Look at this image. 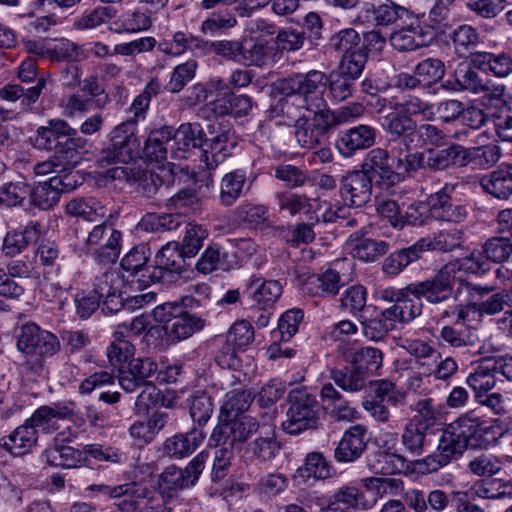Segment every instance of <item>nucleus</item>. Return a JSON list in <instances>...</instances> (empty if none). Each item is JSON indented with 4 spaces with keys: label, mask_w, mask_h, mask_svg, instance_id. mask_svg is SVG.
Masks as SVG:
<instances>
[{
    "label": "nucleus",
    "mask_w": 512,
    "mask_h": 512,
    "mask_svg": "<svg viewBox=\"0 0 512 512\" xmlns=\"http://www.w3.org/2000/svg\"><path fill=\"white\" fill-rule=\"evenodd\" d=\"M148 256L144 246L131 249L121 260V267L126 274L122 277L138 289L159 282V270L147 266Z\"/></svg>",
    "instance_id": "0eeeda50"
},
{
    "label": "nucleus",
    "mask_w": 512,
    "mask_h": 512,
    "mask_svg": "<svg viewBox=\"0 0 512 512\" xmlns=\"http://www.w3.org/2000/svg\"><path fill=\"white\" fill-rule=\"evenodd\" d=\"M448 428L460 438L467 448H484L489 444V440L485 436L490 427L473 412L460 416L451 422Z\"/></svg>",
    "instance_id": "ddd939ff"
},
{
    "label": "nucleus",
    "mask_w": 512,
    "mask_h": 512,
    "mask_svg": "<svg viewBox=\"0 0 512 512\" xmlns=\"http://www.w3.org/2000/svg\"><path fill=\"white\" fill-rule=\"evenodd\" d=\"M506 307L512 308V290L503 289L482 302L472 303V309L479 314L495 315Z\"/></svg>",
    "instance_id": "864d4df0"
},
{
    "label": "nucleus",
    "mask_w": 512,
    "mask_h": 512,
    "mask_svg": "<svg viewBox=\"0 0 512 512\" xmlns=\"http://www.w3.org/2000/svg\"><path fill=\"white\" fill-rule=\"evenodd\" d=\"M366 62V50H357L348 54H343L336 71L349 79L356 81L361 76Z\"/></svg>",
    "instance_id": "680f3d73"
},
{
    "label": "nucleus",
    "mask_w": 512,
    "mask_h": 512,
    "mask_svg": "<svg viewBox=\"0 0 512 512\" xmlns=\"http://www.w3.org/2000/svg\"><path fill=\"white\" fill-rule=\"evenodd\" d=\"M236 17L228 11L211 13L200 26V31L206 35L224 33L236 26Z\"/></svg>",
    "instance_id": "e2e57ef3"
},
{
    "label": "nucleus",
    "mask_w": 512,
    "mask_h": 512,
    "mask_svg": "<svg viewBox=\"0 0 512 512\" xmlns=\"http://www.w3.org/2000/svg\"><path fill=\"white\" fill-rule=\"evenodd\" d=\"M391 45L400 52L413 51L426 45L422 28L416 20L390 35Z\"/></svg>",
    "instance_id": "c9c22d12"
},
{
    "label": "nucleus",
    "mask_w": 512,
    "mask_h": 512,
    "mask_svg": "<svg viewBox=\"0 0 512 512\" xmlns=\"http://www.w3.org/2000/svg\"><path fill=\"white\" fill-rule=\"evenodd\" d=\"M376 130L369 125H358L341 132L336 148L345 157L352 156L357 150L367 149L374 145Z\"/></svg>",
    "instance_id": "6ab92c4d"
},
{
    "label": "nucleus",
    "mask_w": 512,
    "mask_h": 512,
    "mask_svg": "<svg viewBox=\"0 0 512 512\" xmlns=\"http://www.w3.org/2000/svg\"><path fill=\"white\" fill-rule=\"evenodd\" d=\"M327 75L318 70L306 74H296L278 83V90L286 96L298 95L308 111H322L326 108L324 92L327 88Z\"/></svg>",
    "instance_id": "f03ea898"
},
{
    "label": "nucleus",
    "mask_w": 512,
    "mask_h": 512,
    "mask_svg": "<svg viewBox=\"0 0 512 512\" xmlns=\"http://www.w3.org/2000/svg\"><path fill=\"white\" fill-rule=\"evenodd\" d=\"M463 146L452 144L444 149L427 151V169L441 171L452 166L464 167Z\"/></svg>",
    "instance_id": "7c9ffc66"
},
{
    "label": "nucleus",
    "mask_w": 512,
    "mask_h": 512,
    "mask_svg": "<svg viewBox=\"0 0 512 512\" xmlns=\"http://www.w3.org/2000/svg\"><path fill=\"white\" fill-rule=\"evenodd\" d=\"M153 316L156 322L163 325L165 334L172 342L188 339L205 325L204 319L186 311L184 305L177 302L158 305L153 310Z\"/></svg>",
    "instance_id": "7ed1b4c3"
},
{
    "label": "nucleus",
    "mask_w": 512,
    "mask_h": 512,
    "mask_svg": "<svg viewBox=\"0 0 512 512\" xmlns=\"http://www.w3.org/2000/svg\"><path fill=\"white\" fill-rule=\"evenodd\" d=\"M68 180V175H57L48 181L39 182L33 189H30L31 202L43 209H49L58 203L63 192L72 190L74 185Z\"/></svg>",
    "instance_id": "a211bd4d"
},
{
    "label": "nucleus",
    "mask_w": 512,
    "mask_h": 512,
    "mask_svg": "<svg viewBox=\"0 0 512 512\" xmlns=\"http://www.w3.org/2000/svg\"><path fill=\"white\" fill-rule=\"evenodd\" d=\"M483 253L488 260L493 262H503L512 254V242L508 236L500 235L489 238L483 244Z\"/></svg>",
    "instance_id": "0e129e2a"
},
{
    "label": "nucleus",
    "mask_w": 512,
    "mask_h": 512,
    "mask_svg": "<svg viewBox=\"0 0 512 512\" xmlns=\"http://www.w3.org/2000/svg\"><path fill=\"white\" fill-rule=\"evenodd\" d=\"M38 432L26 421L24 424L13 430L8 436L0 439V445L14 456H21L29 453L36 445Z\"/></svg>",
    "instance_id": "a878e982"
},
{
    "label": "nucleus",
    "mask_w": 512,
    "mask_h": 512,
    "mask_svg": "<svg viewBox=\"0 0 512 512\" xmlns=\"http://www.w3.org/2000/svg\"><path fill=\"white\" fill-rule=\"evenodd\" d=\"M368 441V431L364 425L356 424L351 426L343 433L335 448V459L341 463L356 461L366 450Z\"/></svg>",
    "instance_id": "dca6fc26"
},
{
    "label": "nucleus",
    "mask_w": 512,
    "mask_h": 512,
    "mask_svg": "<svg viewBox=\"0 0 512 512\" xmlns=\"http://www.w3.org/2000/svg\"><path fill=\"white\" fill-rule=\"evenodd\" d=\"M66 412L62 409H55L49 406H41L38 408L26 422L35 430L41 429L44 433L56 431L59 426L57 421L64 419Z\"/></svg>",
    "instance_id": "a18cd8bd"
},
{
    "label": "nucleus",
    "mask_w": 512,
    "mask_h": 512,
    "mask_svg": "<svg viewBox=\"0 0 512 512\" xmlns=\"http://www.w3.org/2000/svg\"><path fill=\"white\" fill-rule=\"evenodd\" d=\"M462 229L455 226H448L440 230L433 238H429V247L431 250H438L441 252L452 251L461 246L463 242Z\"/></svg>",
    "instance_id": "603ef678"
},
{
    "label": "nucleus",
    "mask_w": 512,
    "mask_h": 512,
    "mask_svg": "<svg viewBox=\"0 0 512 512\" xmlns=\"http://www.w3.org/2000/svg\"><path fill=\"white\" fill-rule=\"evenodd\" d=\"M364 499L363 493L354 486H343L335 491L320 512H355Z\"/></svg>",
    "instance_id": "c85d7f7f"
},
{
    "label": "nucleus",
    "mask_w": 512,
    "mask_h": 512,
    "mask_svg": "<svg viewBox=\"0 0 512 512\" xmlns=\"http://www.w3.org/2000/svg\"><path fill=\"white\" fill-rule=\"evenodd\" d=\"M439 339L452 348H464L474 346L477 337L471 329H458L457 326H443L439 332Z\"/></svg>",
    "instance_id": "6e6d98bb"
},
{
    "label": "nucleus",
    "mask_w": 512,
    "mask_h": 512,
    "mask_svg": "<svg viewBox=\"0 0 512 512\" xmlns=\"http://www.w3.org/2000/svg\"><path fill=\"white\" fill-rule=\"evenodd\" d=\"M172 141L177 145V149L181 151H186L190 148L202 150L205 133L197 123H183L177 130L173 129Z\"/></svg>",
    "instance_id": "a19ab883"
},
{
    "label": "nucleus",
    "mask_w": 512,
    "mask_h": 512,
    "mask_svg": "<svg viewBox=\"0 0 512 512\" xmlns=\"http://www.w3.org/2000/svg\"><path fill=\"white\" fill-rule=\"evenodd\" d=\"M186 256L180 249L178 242H168L156 254L152 269L159 270V282L164 273L181 274L186 270Z\"/></svg>",
    "instance_id": "393cba45"
},
{
    "label": "nucleus",
    "mask_w": 512,
    "mask_h": 512,
    "mask_svg": "<svg viewBox=\"0 0 512 512\" xmlns=\"http://www.w3.org/2000/svg\"><path fill=\"white\" fill-rule=\"evenodd\" d=\"M455 282L451 272L443 266L433 277L408 284V289L416 299L438 305L453 298Z\"/></svg>",
    "instance_id": "423d86ee"
},
{
    "label": "nucleus",
    "mask_w": 512,
    "mask_h": 512,
    "mask_svg": "<svg viewBox=\"0 0 512 512\" xmlns=\"http://www.w3.org/2000/svg\"><path fill=\"white\" fill-rule=\"evenodd\" d=\"M121 233L111 224L103 222L93 227L84 239L87 248L100 245L96 258L101 263H113L120 254Z\"/></svg>",
    "instance_id": "9d476101"
},
{
    "label": "nucleus",
    "mask_w": 512,
    "mask_h": 512,
    "mask_svg": "<svg viewBox=\"0 0 512 512\" xmlns=\"http://www.w3.org/2000/svg\"><path fill=\"white\" fill-rule=\"evenodd\" d=\"M472 61L479 69L490 71L497 77H506L512 73V56L504 52L475 53Z\"/></svg>",
    "instance_id": "4c0bfd02"
},
{
    "label": "nucleus",
    "mask_w": 512,
    "mask_h": 512,
    "mask_svg": "<svg viewBox=\"0 0 512 512\" xmlns=\"http://www.w3.org/2000/svg\"><path fill=\"white\" fill-rule=\"evenodd\" d=\"M485 261L482 259L480 253L472 252L468 257H464L458 259L453 262H449L444 266L451 272L455 281H460L462 283V279L458 276L459 272H466L472 274L485 273Z\"/></svg>",
    "instance_id": "13d9d810"
},
{
    "label": "nucleus",
    "mask_w": 512,
    "mask_h": 512,
    "mask_svg": "<svg viewBox=\"0 0 512 512\" xmlns=\"http://www.w3.org/2000/svg\"><path fill=\"white\" fill-rule=\"evenodd\" d=\"M501 157V149L496 144L463 147L464 167L473 164L476 167L488 169L495 165Z\"/></svg>",
    "instance_id": "58836bf2"
},
{
    "label": "nucleus",
    "mask_w": 512,
    "mask_h": 512,
    "mask_svg": "<svg viewBox=\"0 0 512 512\" xmlns=\"http://www.w3.org/2000/svg\"><path fill=\"white\" fill-rule=\"evenodd\" d=\"M466 383L471 387L476 396H485L496 385L495 371L493 368L479 366L474 373H470Z\"/></svg>",
    "instance_id": "774afa93"
},
{
    "label": "nucleus",
    "mask_w": 512,
    "mask_h": 512,
    "mask_svg": "<svg viewBox=\"0 0 512 512\" xmlns=\"http://www.w3.org/2000/svg\"><path fill=\"white\" fill-rule=\"evenodd\" d=\"M346 359L368 377L369 373L376 372L382 366L383 356L377 348L364 347L350 353Z\"/></svg>",
    "instance_id": "49530a36"
},
{
    "label": "nucleus",
    "mask_w": 512,
    "mask_h": 512,
    "mask_svg": "<svg viewBox=\"0 0 512 512\" xmlns=\"http://www.w3.org/2000/svg\"><path fill=\"white\" fill-rule=\"evenodd\" d=\"M371 12L376 25L380 26H388L398 20L413 19L412 13L407 8L392 1L373 7Z\"/></svg>",
    "instance_id": "8fccbe9b"
},
{
    "label": "nucleus",
    "mask_w": 512,
    "mask_h": 512,
    "mask_svg": "<svg viewBox=\"0 0 512 512\" xmlns=\"http://www.w3.org/2000/svg\"><path fill=\"white\" fill-rule=\"evenodd\" d=\"M238 262L228 261L227 253L222 251L218 245L208 246L196 263V270L202 274H210L218 269L230 270Z\"/></svg>",
    "instance_id": "ea45409f"
},
{
    "label": "nucleus",
    "mask_w": 512,
    "mask_h": 512,
    "mask_svg": "<svg viewBox=\"0 0 512 512\" xmlns=\"http://www.w3.org/2000/svg\"><path fill=\"white\" fill-rule=\"evenodd\" d=\"M343 282L340 273L335 269H328L319 276L308 277L304 283V290L313 295H336Z\"/></svg>",
    "instance_id": "e433bc0d"
},
{
    "label": "nucleus",
    "mask_w": 512,
    "mask_h": 512,
    "mask_svg": "<svg viewBox=\"0 0 512 512\" xmlns=\"http://www.w3.org/2000/svg\"><path fill=\"white\" fill-rule=\"evenodd\" d=\"M137 122L130 119L117 125L110 132V143L99 154L101 166L116 163H128L134 159V152L139 147L136 136Z\"/></svg>",
    "instance_id": "20e7f679"
},
{
    "label": "nucleus",
    "mask_w": 512,
    "mask_h": 512,
    "mask_svg": "<svg viewBox=\"0 0 512 512\" xmlns=\"http://www.w3.org/2000/svg\"><path fill=\"white\" fill-rule=\"evenodd\" d=\"M158 364L150 358H134L119 369L118 381L126 392H133L156 379Z\"/></svg>",
    "instance_id": "f8f14e48"
},
{
    "label": "nucleus",
    "mask_w": 512,
    "mask_h": 512,
    "mask_svg": "<svg viewBox=\"0 0 512 512\" xmlns=\"http://www.w3.org/2000/svg\"><path fill=\"white\" fill-rule=\"evenodd\" d=\"M482 188L498 199H508L512 195V165L501 166L481 178Z\"/></svg>",
    "instance_id": "c756f323"
},
{
    "label": "nucleus",
    "mask_w": 512,
    "mask_h": 512,
    "mask_svg": "<svg viewBox=\"0 0 512 512\" xmlns=\"http://www.w3.org/2000/svg\"><path fill=\"white\" fill-rule=\"evenodd\" d=\"M40 234V224L29 222L23 230L8 232L3 240V253L14 257L24 252L30 243L36 241Z\"/></svg>",
    "instance_id": "cd10ccee"
},
{
    "label": "nucleus",
    "mask_w": 512,
    "mask_h": 512,
    "mask_svg": "<svg viewBox=\"0 0 512 512\" xmlns=\"http://www.w3.org/2000/svg\"><path fill=\"white\" fill-rule=\"evenodd\" d=\"M396 157L394 149L392 156L386 149L373 148L370 150L361 165V171L372 178L376 184L395 185L400 181L399 172L396 169Z\"/></svg>",
    "instance_id": "6e6552de"
},
{
    "label": "nucleus",
    "mask_w": 512,
    "mask_h": 512,
    "mask_svg": "<svg viewBox=\"0 0 512 512\" xmlns=\"http://www.w3.org/2000/svg\"><path fill=\"white\" fill-rule=\"evenodd\" d=\"M353 256L363 262H374L385 255L389 250V244L383 240L372 238L350 237Z\"/></svg>",
    "instance_id": "79ce46f5"
},
{
    "label": "nucleus",
    "mask_w": 512,
    "mask_h": 512,
    "mask_svg": "<svg viewBox=\"0 0 512 512\" xmlns=\"http://www.w3.org/2000/svg\"><path fill=\"white\" fill-rule=\"evenodd\" d=\"M204 438L205 433L200 428L175 434L163 442V454L174 459L186 458L202 444Z\"/></svg>",
    "instance_id": "aec40b11"
},
{
    "label": "nucleus",
    "mask_w": 512,
    "mask_h": 512,
    "mask_svg": "<svg viewBox=\"0 0 512 512\" xmlns=\"http://www.w3.org/2000/svg\"><path fill=\"white\" fill-rule=\"evenodd\" d=\"M411 293H404L396 304L383 310V315L391 322L407 324L419 317L422 313L423 304L421 300L411 298Z\"/></svg>",
    "instance_id": "72a5a7b5"
},
{
    "label": "nucleus",
    "mask_w": 512,
    "mask_h": 512,
    "mask_svg": "<svg viewBox=\"0 0 512 512\" xmlns=\"http://www.w3.org/2000/svg\"><path fill=\"white\" fill-rule=\"evenodd\" d=\"M416 126V121L406 116L400 110H395L386 116L387 132L401 138L400 141L393 140L392 143H403L406 150H409V143L414 142Z\"/></svg>",
    "instance_id": "473e14b6"
},
{
    "label": "nucleus",
    "mask_w": 512,
    "mask_h": 512,
    "mask_svg": "<svg viewBox=\"0 0 512 512\" xmlns=\"http://www.w3.org/2000/svg\"><path fill=\"white\" fill-rule=\"evenodd\" d=\"M238 220L249 228H258L268 219L266 206L260 204L244 203L237 207Z\"/></svg>",
    "instance_id": "69168bd1"
},
{
    "label": "nucleus",
    "mask_w": 512,
    "mask_h": 512,
    "mask_svg": "<svg viewBox=\"0 0 512 512\" xmlns=\"http://www.w3.org/2000/svg\"><path fill=\"white\" fill-rule=\"evenodd\" d=\"M210 105L213 106V111L219 115L230 113L237 117L248 115L252 109V101L247 95L232 94L228 99V105L221 100L214 101Z\"/></svg>",
    "instance_id": "052dcab7"
},
{
    "label": "nucleus",
    "mask_w": 512,
    "mask_h": 512,
    "mask_svg": "<svg viewBox=\"0 0 512 512\" xmlns=\"http://www.w3.org/2000/svg\"><path fill=\"white\" fill-rule=\"evenodd\" d=\"M298 472L302 477L324 480L331 476V466L321 453L311 452L307 454L305 463Z\"/></svg>",
    "instance_id": "4d7b16f0"
},
{
    "label": "nucleus",
    "mask_w": 512,
    "mask_h": 512,
    "mask_svg": "<svg viewBox=\"0 0 512 512\" xmlns=\"http://www.w3.org/2000/svg\"><path fill=\"white\" fill-rule=\"evenodd\" d=\"M312 117L302 116L295 122V137L297 142L306 149H313L322 145L332 125L324 110L311 111Z\"/></svg>",
    "instance_id": "1a4fd4ad"
},
{
    "label": "nucleus",
    "mask_w": 512,
    "mask_h": 512,
    "mask_svg": "<svg viewBox=\"0 0 512 512\" xmlns=\"http://www.w3.org/2000/svg\"><path fill=\"white\" fill-rule=\"evenodd\" d=\"M124 281L126 280L122 277L120 271L116 269L106 270L95 277L92 292L101 299L111 293L120 292Z\"/></svg>",
    "instance_id": "5fc2aeb1"
},
{
    "label": "nucleus",
    "mask_w": 512,
    "mask_h": 512,
    "mask_svg": "<svg viewBox=\"0 0 512 512\" xmlns=\"http://www.w3.org/2000/svg\"><path fill=\"white\" fill-rule=\"evenodd\" d=\"M173 127L163 126L152 130L143 148V157L150 163L162 164L172 149Z\"/></svg>",
    "instance_id": "4be33fe9"
},
{
    "label": "nucleus",
    "mask_w": 512,
    "mask_h": 512,
    "mask_svg": "<svg viewBox=\"0 0 512 512\" xmlns=\"http://www.w3.org/2000/svg\"><path fill=\"white\" fill-rule=\"evenodd\" d=\"M65 123L64 119L53 118L49 119L45 125L39 126L32 139L34 147L52 153Z\"/></svg>",
    "instance_id": "37998d69"
},
{
    "label": "nucleus",
    "mask_w": 512,
    "mask_h": 512,
    "mask_svg": "<svg viewBox=\"0 0 512 512\" xmlns=\"http://www.w3.org/2000/svg\"><path fill=\"white\" fill-rule=\"evenodd\" d=\"M373 180L361 170L347 173L340 185V194L346 205L360 208L369 202Z\"/></svg>",
    "instance_id": "2eb2a0df"
},
{
    "label": "nucleus",
    "mask_w": 512,
    "mask_h": 512,
    "mask_svg": "<svg viewBox=\"0 0 512 512\" xmlns=\"http://www.w3.org/2000/svg\"><path fill=\"white\" fill-rule=\"evenodd\" d=\"M17 349L34 357L23 364L24 369L33 374H40L44 369V359L52 357L60 350V342L51 332L41 329L34 323H26L20 327L17 334Z\"/></svg>",
    "instance_id": "f257e3e1"
},
{
    "label": "nucleus",
    "mask_w": 512,
    "mask_h": 512,
    "mask_svg": "<svg viewBox=\"0 0 512 512\" xmlns=\"http://www.w3.org/2000/svg\"><path fill=\"white\" fill-rule=\"evenodd\" d=\"M463 146L452 144L444 149L427 151V169L441 171L452 166L464 167Z\"/></svg>",
    "instance_id": "2f4dec72"
},
{
    "label": "nucleus",
    "mask_w": 512,
    "mask_h": 512,
    "mask_svg": "<svg viewBox=\"0 0 512 512\" xmlns=\"http://www.w3.org/2000/svg\"><path fill=\"white\" fill-rule=\"evenodd\" d=\"M454 2L455 0H435L428 13L427 23L429 27L441 33L450 28L454 23V15L451 10Z\"/></svg>",
    "instance_id": "de8ad7c7"
},
{
    "label": "nucleus",
    "mask_w": 512,
    "mask_h": 512,
    "mask_svg": "<svg viewBox=\"0 0 512 512\" xmlns=\"http://www.w3.org/2000/svg\"><path fill=\"white\" fill-rule=\"evenodd\" d=\"M398 346L413 356L421 365L426 364L428 360L436 361L440 354L428 342L420 339H401Z\"/></svg>",
    "instance_id": "bf43d9fd"
},
{
    "label": "nucleus",
    "mask_w": 512,
    "mask_h": 512,
    "mask_svg": "<svg viewBox=\"0 0 512 512\" xmlns=\"http://www.w3.org/2000/svg\"><path fill=\"white\" fill-rule=\"evenodd\" d=\"M277 49L265 40L243 38L240 62L247 66L264 67L275 62Z\"/></svg>",
    "instance_id": "b1692460"
},
{
    "label": "nucleus",
    "mask_w": 512,
    "mask_h": 512,
    "mask_svg": "<svg viewBox=\"0 0 512 512\" xmlns=\"http://www.w3.org/2000/svg\"><path fill=\"white\" fill-rule=\"evenodd\" d=\"M208 456L207 452H200L188 463L185 469L174 465L167 467L161 474L163 483L170 490H180L193 486L199 479Z\"/></svg>",
    "instance_id": "4468645a"
},
{
    "label": "nucleus",
    "mask_w": 512,
    "mask_h": 512,
    "mask_svg": "<svg viewBox=\"0 0 512 512\" xmlns=\"http://www.w3.org/2000/svg\"><path fill=\"white\" fill-rule=\"evenodd\" d=\"M87 147L88 140L80 136L78 130L66 121L52 153L58 159L71 163L76 162L82 153L87 152Z\"/></svg>",
    "instance_id": "412c9836"
},
{
    "label": "nucleus",
    "mask_w": 512,
    "mask_h": 512,
    "mask_svg": "<svg viewBox=\"0 0 512 512\" xmlns=\"http://www.w3.org/2000/svg\"><path fill=\"white\" fill-rule=\"evenodd\" d=\"M252 403L251 394L245 390H232L225 395L221 414L230 417H238L239 413L246 411Z\"/></svg>",
    "instance_id": "338daca9"
},
{
    "label": "nucleus",
    "mask_w": 512,
    "mask_h": 512,
    "mask_svg": "<svg viewBox=\"0 0 512 512\" xmlns=\"http://www.w3.org/2000/svg\"><path fill=\"white\" fill-rule=\"evenodd\" d=\"M358 320L363 334L373 341L382 340L394 328V322H391L390 319L383 315V310L375 318H367L360 314Z\"/></svg>",
    "instance_id": "3c124183"
},
{
    "label": "nucleus",
    "mask_w": 512,
    "mask_h": 512,
    "mask_svg": "<svg viewBox=\"0 0 512 512\" xmlns=\"http://www.w3.org/2000/svg\"><path fill=\"white\" fill-rule=\"evenodd\" d=\"M234 145L235 142L228 132H222L211 139L205 138L200 159L207 169L213 170L224 162Z\"/></svg>",
    "instance_id": "5701e85b"
},
{
    "label": "nucleus",
    "mask_w": 512,
    "mask_h": 512,
    "mask_svg": "<svg viewBox=\"0 0 512 512\" xmlns=\"http://www.w3.org/2000/svg\"><path fill=\"white\" fill-rule=\"evenodd\" d=\"M331 379L346 392H358L366 386L367 376L356 366L331 370Z\"/></svg>",
    "instance_id": "c03bdc74"
},
{
    "label": "nucleus",
    "mask_w": 512,
    "mask_h": 512,
    "mask_svg": "<svg viewBox=\"0 0 512 512\" xmlns=\"http://www.w3.org/2000/svg\"><path fill=\"white\" fill-rule=\"evenodd\" d=\"M450 37L455 52L460 57H466L467 54H470L479 43L478 30L467 24L458 26L455 30H453Z\"/></svg>",
    "instance_id": "09e8293b"
},
{
    "label": "nucleus",
    "mask_w": 512,
    "mask_h": 512,
    "mask_svg": "<svg viewBox=\"0 0 512 512\" xmlns=\"http://www.w3.org/2000/svg\"><path fill=\"white\" fill-rule=\"evenodd\" d=\"M290 407L286 413L283 429L289 434H299L304 430L315 429L318 425L319 412L316 398L303 390L289 393Z\"/></svg>",
    "instance_id": "39448f33"
},
{
    "label": "nucleus",
    "mask_w": 512,
    "mask_h": 512,
    "mask_svg": "<svg viewBox=\"0 0 512 512\" xmlns=\"http://www.w3.org/2000/svg\"><path fill=\"white\" fill-rule=\"evenodd\" d=\"M250 185L247 184L246 174L242 170L226 173L220 183L219 202L224 207L232 206Z\"/></svg>",
    "instance_id": "bb28decb"
},
{
    "label": "nucleus",
    "mask_w": 512,
    "mask_h": 512,
    "mask_svg": "<svg viewBox=\"0 0 512 512\" xmlns=\"http://www.w3.org/2000/svg\"><path fill=\"white\" fill-rule=\"evenodd\" d=\"M443 88L453 91H470L479 93L483 89V81L478 73L467 64H460L451 78L443 84Z\"/></svg>",
    "instance_id": "f704fd0d"
},
{
    "label": "nucleus",
    "mask_w": 512,
    "mask_h": 512,
    "mask_svg": "<svg viewBox=\"0 0 512 512\" xmlns=\"http://www.w3.org/2000/svg\"><path fill=\"white\" fill-rule=\"evenodd\" d=\"M466 449V445L447 426L438 440L436 452L427 456L424 463L429 471L435 472L460 457Z\"/></svg>",
    "instance_id": "f3484780"
},
{
    "label": "nucleus",
    "mask_w": 512,
    "mask_h": 512,
    "mask_svg": "<svg viewBox=\"0 0 512 512\" xmlns=\"http://www.w3.org/2000/svg\"><path fill=\"white\" fill-rule=\"evenodd\" d=\"M255 434L256 437L248 442L244 448V462H258L261 464L271 462L277 457L281 449L274 427L259 424V430Z\"/></svg>",
    "instance_id": "9b49d317"
}]
</instances>
